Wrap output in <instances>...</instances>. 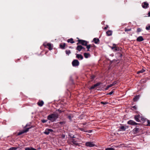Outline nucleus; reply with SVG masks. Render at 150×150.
I'll use <instances>...</instances> for the list:
<instances>
[{"mask_svg": "<svg viewBox=\"0 0 150 150\" xmlns=\"http://www.w3.org/2000/svg\"><path fill=\"white\" fill-rule=\"evenodd\" d=\"M58 117L57 113H54L49 115L47 116V119L51 122H53Z\"/></svg>", "mask_w": 150, "mask_h": 150, "instance_id": "obj_1", "label": "nucleus"}, {"mask_svg": "<svg viewBox=\"0 0 150 150\" xmlns=\"http://www.w3.org/2000/svg\"><path fill=\"white\" fill-rule=\"evenodd\" d=\"M134 120L137 122H140L141 121H145L146 119L142 117L141 115L138 114V115H135L134 116Z\"/></svg>", "mask_w": 150, "mask_h": 150, "instance_id": "obj_2", "label": "nucleus"}, {"mask_svg": "<svg viewBox=\"0 0 150 150\" xmlns=\"http://www.w3.org/2000/svg\"><path fill=\"white\" fill-rule=\"evenodd\" d=\"M127 124L132 125H141V124L137 123L134 121L132 120L128 121L127 122Z\"/></svg>", "mask_w": 150, "mask_h": 150, "instance_id": "obj_3", "label": "nucleus"}, {"mask_svg": "<svg viewBox=\"0 0 150 150\" xmlns=\"http://www.w3.org/2000/svg\"><path fill=\"white\" fill-rule=\"evenodd\" d=\"M78 41V43H77V44H80L86 46L87 45L88 43V42L86 41L82 40H79Z\"/></svg>", "mask_w": 150, "mask_h": 150, "instance_id": "obj_4", "label": "nucleus"}, {"mask_svg": "<svg viewBox=\"0 0 150 150\" xmlns=\"http://www.w3.org/2000/svg\"><path fill=\"white\" fill-rule=\"evenodd\" d=\"M72 64L73 67H77L79 65V62L77 60L74 59L72 61Z\"/></svg>", "mask_w": 150, "mask_h": 150, "instance_id": "obj_5", "label": "nucleus"}, {"mask_svg": "<svg viewBox=\"0 0 150 150\" xmlns=\"http://www.w3.org/2000/svg\"><path fill=\"white\" fill-rule=\"evenodd\" d=\"M86 146L88 147H93L95 146L94 143L93 142H86Z\"/></svg>", "mask_w": 150, "mask_h": 150, "instance_id": "obj_6", "label": "nucleus"}, {"mask_svg": "<svg viewBox=\"0 0 150 150\" xmlns=\"http://www.w3.org/2000/svg\"><path fill=\"white\" fill-rule=\"evenodd\" d=\"M142 6L143 8L146 9L149 8V4L146 2H144L142 3Z\"/></svg>", "mask_w": 150, "mask_h": 150, "instance_id": "obj_7", "label": "nucleus"}, {"mask_svg": "<svg viewBox=\"0 0 150 150\" xmlns=\"http://www.w3.org/2000/svg\"><path fill=\"white\" fill-rule=\"evenodd\" d=\"M112 50H113L114 51H118L120 50V48L116 46V45L113 44V46L111 47Z\"/></svg>", "mask_w": 150, "mask_h": 150, "instance_id": "obj_8", "label": "nucleus"}, {"mask_svg": "<svg viewBox=\"0 0 150 150\" xmlns=\"http://www.w3.org/2000/svg\"><path fill=\"white\" fill-rule=\"evenodd\" d=\"M43 45L45 47L48 46V48L50 50H52V49L53 46L50 43H44Z\"/></svg>", "mask_w": 150, "mask_h": 150, "instance_id": "obj_9", "label": "nucleus"}, {"mask_svg": "<svg viewBox=\"0 0 150 150\" xmlns=\"http://www.w3.org/2000/svg\"><path fill=\"white\" fill-rule=\"evenodd\" d=\"M79 141L77 140V139H72V142L73 144L76 146H79V144L78 143Z\"/></svg>", "mask_w": 150, "mask_h": 150, "instance_id": "obj_10", "label": "nucleus"}, {"mask_svg": "<svg viewBox=\"0 0 150 150\" xmlns=\"http://www.w3.org/2000/svg\"><path fill=\"white\" fill-rule=\"evenodd\" d=\"M30 128V127L27 128L26 129H24L22 131H21L20 132H18V134H17L18 135H19L22 134H23L24 133L27 132H28V130Z\"/></svg>", "mask_w": 150, "mask_h": 150, "instance_id": "obj_11", "label": "nucleus"}, {"mask_svg": "<svg viewBox=\"0 0 150 150\" xmlns=\"http://www.w3.org/2000/svg\"><path fill=\"white\" fill-rule=\"evenodd\" d=\"M53 131V130L52 129H47L44 132V133L48 135L50 133V132H52Z\"/></svg>", "mask_w": 150, "mask_h": 150, "instance_id": "obj_12", "label": "nucleus"}, {"mask_svg": "<svg viewBox=\"0 0 150 150\" xmlns=\"http://www.w3.org/2000/svg\"><path fill=\"white\" fill-rule=\"evenodd\" d=\"M78 128L79 130H80L81 131H83L85 132H87L88 133H90L92 131L91 130H85L83 128H82L78 127Z\"/></svg>", "mask_w": 150, "mask_h": 150, "instance_id": "obj_13", "label": "nucleus"}, {"mask_svg": "<svg viewBox=\"0 0 150 150\" xmlns=\"http://www.w3.org/2000/svg\"><path fill=\"white\" fill-rule=\"evenodd\" d=\"M74 133L73 132H71L69 133L68 134L69 136L72 138H75V137L74 136Z\"/></svg>", "mask_w": 150, "mask_h": 150, "instance_id": "obj_14", "label": "nucleus"}, {"mask_svg": "<svg viewBox=\"0 0 150 150\" xmlns=\"http://www.w3.org/2000/svg\"><path fill=\"white\" fill-rule=\"evenodd\" d=\"M76 54V57L77 59H80L81 60H82L83 59V57L82 56V55H81V54Z\"/></svg>", "mask_w": 150, "mask_h": 150, "instance_id": "obj_15", "label": "nucleus"}, {"mask_svg": "<svg viewBox=\"0 0 150 150\" xmlns=\"http://www.w3.org/2000/svg\"><path fill=\"white\" fill-rule=\"evenodd\" d=\"M83 48L84 49V48L82 46L80 45H78L77 46L76 49L79 51H80Z\"/></svg>", "mask_w": 150, "mask_h": 150, "instance_id": "obj_16", "label": "nucleus"}, {"mask_svg": "<svg viewBox=\"0 0 150 150\" xmlns=\"http://www.w3.org/2000/svg\"><path fill=\"white\" fill-rule=\"evenodd\" d=\"M144 39L142 36H139L137 39V41L138 42H141L144 40Z\"/></svg>", "mask_w": 150, "mask_h": 150, "instance_id": "obj_17", "label": "nucleus"}, {"mask_svg": "<svg viewBox=\"0 0 150 150\" xmlns=\"http://www.w3.org/2000/svg\"><path fill=\"white\" fill-rule=\"evenodd\" d=\"M100 84L99 83H96L95 84H94V85H93V86H91L90 88V89H93L96 86H99Z\"/></svg>", "mask_w": 150, "mask_h": 150, "instance_id": "obj_18", "label": "nucleus"}, {"mask_svg": "<svg viewBox=\"0 0 150 150\" xmlns=\"http://www.w3.org/2000/svg\"><path fill=\"white\" fill-rule=\"evenodd\" d=\"M120 129H119L120 131L121 130L125 131L127 129L126 127L124 126H121L120 127Z\"/></svg>", "mask_w": 150, "mask_h": 150, "instance_id": "obj_19", "label": "nucleus"}, {"mask_svg": "<svg viewBox=\"0 0 150 150\" xmlns=\"http://www.w3.org/2000/svg\"><path fill=\"white\" fill-rule=\"evenodd\" d=\"M93 41L95 44H98L99 42V40L98 38H95L93 39Z\"/></svg>", "mask_w": 150, "mask_h": 150, "instance_id": "obj_20", "label": "nucleus"}, {"mask_svg": "<svg viewBox=\"0 0 150 150\" xmlns=\"http://www.w3.org/2000/svg\"><path fill=\"white\" fill-rule=\"evenodd\" d=\"M106 34L107 36H110L112 35V31L110 30H109L106 32Z\"/></svg>", "mask_w": 150, "mask_h": 150, "instance_id": "obj_21", "label": "nucleus"}, {"mask_svg": "<svg viewBox=\"0 0 150 150\" xmlns=\"http://www.w3.org/2000/svg\"><path fill=\"white\" fill-rule=\"evenodd\" d=\"M139 97L140 96L139 95L136 96L133 99V100L134 101H137L139 99Z\"/></svg>", "mask_w": 150, "mask_h": 150, "instance_id": "obj_22", "label": "nucleus"}, {"mask_svg": "<svg viewBox=\"0 0 150 150\" xmlns=\"http://www.w3.org/2000/svg\"><path fill=\"white\" fill-rule=\"evenodd\" d=\"M38 105L40 106H42L44 102L42 101H40L38 103Z\"/></svg>", "mask_w": 150, "mask_h": 150, "instance_id": "obj_23", "label": "nucleus"}, {"mask_svg": "<svg viewBox=\"0 0 150 150\" xmlns=\"http://www.w3.org/2000/svg\"><path fill=\"white\" fill-rule=\"evenodd\" d=\"M139 128L136 127L133 129V131L134 133H137L139 132Z\"/></svg>", "mask_w": 150, "mask_h": 150, "instance_id": "obj_24", "label": "nucleus"}, {"mask_svg": "<svg viewBox=\"0 0 150 150\" xmlns=\"http://www.w3.org/2000/svg\"><path fill=\"white\" fill-rule=\"evenodd\" d=\"M67 42H70L71 43H74V41H73V39L72 38L68 39L67 40Z\"/></svg>", "mask_w": 150, "mask_h": 150, "instance_id": "obj_25", "label": "nucleus"}, {"mask_svg": "<svg viewBox=\"0 0 150 150\" xmlns=\"http://www.w3.org/2000/svg\"><path fill=\"white\" fill-rule=\"evenodd\" d=\"M84 55L85 58H88L90 56V55L88 53H84Z\"/></svg>", "mask_w": 150, "mask_h": 150, "instance_id": "obj_26", "label": "nucleus"}, {"mask_svg": "<svg viewBox=\"0 0 150 150\" xmlns=\"http://www.w3.org/2000/svg\"><path fill=\"white\" fill-rule=\"evenodd\" d=\"M73 115H69L68 116V118L70 120V121H71V119L73 118Z\"/></svg>", "mask_w": 150, "mask_h": 150, "instance_id": "obj_27", "label": "nucleus"}, {"mask_svg": "<svg viewBox=\"0 0 150 150\" xmlns=\"http://www.w3.org/2000/svg\"><path fill=\"white\" fill-rule=\"evenodd\" d=\"M65 43L61 44L60 45V47L62 49H64L65 47Z\"/></svg>", "mask_w": 150, "mask_h": 150, "instance_id": "obj_28", "label": "nucleus"}, {"mask_svg": "<svg viewBox=\"0 0 150 150\" xmlns=\"http://www.w3.org/2000/svg\"><path fill=\"white\" fill-rule=\"evenodd\" d=\"M145 71V70L144 69H142L140 71H138L137 72V74H139L140 73H143V72H144Z\"/></svg>", "mask_w": 150, "mask_h": 150, "instance_id": "obj_29", "label": "nucleus"}, {"mask_svg": "<svg viewBox=\"0 0 150 150\" xmlns=\"http://www.w3.org/2000/svg\"><path fill=\"white\" fill-rule=\"evenodd\" d=\"M33 148L32 147H27L25 148V150H33Z\"/></svg>", "mask_w": 150, "mask_h": 150, "instance_id": "obj_30", "label": "nucleus"}, {"mask_svg": "<svg viewBox=\"0 0 150 150\" xmlns=\"http://www.w3.org/2000/svg\"><path fill=\"white\" fill-rule=\"evenodd\" d=\"M86 48L87 49H89L91 47H92L91 45H86Z\"/></svg>", "mask_w": 150, "mask_h": 150, "instance_id": "obj_31", "label": "nucleus"}, {"mask_svg": "<svg viewBox=\"0 0 150 150\" xmlns=\"http://www.w3.org/2000/svg\"><path fill=\"white\" fill-rule=\"evenodd\" d=\"M146 30H149L150 29V24L149 25H148V26H146Z\"/></svg>", "mask_w": 150, "mask_h": 150, "instance_id": "obj_32", "label": "nucleus"}, {"mask_svg": "<svg viewBox=\"0 0 150 150\" xmlns=\"http://www.w3.org/2000/svg\"><path fill=\"white\" fill-rule=\"evenodd\" d=\"M131 28H125V31L126 32L130 31L131 30Z\"/></svg>", "mask_w": 150, "mask_h": 150, "instance_id": "obj_33", "label": "nucleus"}, {"mask_svg": "<svg viewBox=\"0 0 150 150\" xmlns=\"http://www.w3.org/2000/svg\"><path fill=\"white\" fill-rule=\"evenodd\" d=\"M146 120L147 121V123H148L147 124V125L150 126V121L148 120H147L146 119L145 120Z\"/></svg>", "mask_w": 150, "mask_h": 150, "instance_id": "obj_34", "label": "nucleus"}, {"mask_svg": "<svg viewBox=\"0 0 150 150\" xmlns=\"http://www.w3.org/2000/svg\"><path fill=\"white\" fill-rule=\"evenodd\" d=\"M105 150H114V149L112 148H108Z\"/></svg>", "mask_w": 150, "mask_h": 150, "instance_id": "obj_35", "label": "nucleus"}, {"mask_svg": "<svg viewBox=\"0 0 150 150\" xmlns=\"http://www.w3.org/2000/svg\"><path fill=\"white\" fill-rule=\"evenodd\" d=\"M108 103L105 102H103V101L101 102V104H103V105L106 104H107Z\"/></svg>", "mask_w": 150, "mask_h": 150, "instance_id": "obj_36", "label": "nucleus"}, {"mask_svg": "<svg viewBox=\"0 0 150 150\" xmlns=\"http://www.w3.org/2000/svg\"><path fill=\"white\" fill-rule=\"evenodd\" d=\"M42 121V123H45V122H47V120H41Z\"/></svg>", "mask_w": 150, "mask_h": 150, "instance_id": "obj_37", "label": "nucleus"}, {"mask_svg": "<svg viewBox=\"0 0 150 150\" xmlns=\"http://www.w3.org/2000/svg\"><path fill=\"white\" fill-rule=\"evenodd\" d=\"M141 31V29L140 28H138L137 29V32H139Z\"/></svg>", "mask_w": 150, "mask_h": 150, "instance_id": "obj_38", "label": "nucleus"}, {"mask_svg": "<svg viewBox=\"0 0 150 150\" xmlns=\"http://www.w3.org/2000/svg\"><path fill=\"white\" fill-rule=\"evenodd\" d=\"M117 83V82L116 81H114L113 82V83H112L113 85L114 86L115 84H116Z\"/></svg>", "mask_w": 150, "mask_h": 150, "instance_id": "obj_39", "label": "nucleus"}, {"mask_svg": "<svg viewBox=\"0 0 150 150\" xmlns=\"http://www.w3.org/2000/svg\"><path fill=\"white\" fill-rule=\"evenodd\" d=\"M108 27V25H106L105 27L104 28V30H106Z\"/></svg>", "mask_w": 150, "mask_h": 150, "instance_id": "obj_40", "label": "nucleus"}, {"mask_svg": "<svg viewBox=\"0 0 150 150\" xmlns=\"http://www.w3.org/2000/svg\"><path fill=\"white\" fill-rule=\"evenodd\" d=\"M132 107L133 108H134L135 110L137 109V108L136 106H133Z\"/></svg>", "mask_w": 150, "mask_h": 150, "instance_id": "obj_41", "label": "nucleus"}, {"mask_svg": "<svg viewBox=\"0 0 150 150\" xmlns=\"http://www.w3.org/2000/svg\"><path fill=\"white\" fill-rule=\"evenodd\" d=\"M113 91H111L108 94H109V95H111L113 93Z\"/></svg>", "mask_w": 150, "mask_h": 150, "instance_id": "obj_42", "label": "nucleus"}, {"mask_svg": "<svg viewBox=\"0 0 150 150\" xmlns=\"http://www.w3.org/2000/svg\"><path fill=\"white\" fill-rule=\"evenodd\" d=\"M95 76H94L93 75L91 76V78L92 79H94L95 78Z\"/></svg>", "mask_w": 150, "mask_h": 150, "instance_id": "obj_43", "label": "nucleus"}, {"mask_svg": "<svg viewBox=\"0 0 150 150\" xmlns=\"http://www.w3.org/2000/svg\"><path fill=\"white\" fill-rule=\"evenodd\" d=\"M109 86V87L110 88V87H112V86H113V85L112 84H110V85H108Z\"/></svg>", "mask_w": 150, "mask_h": 150, "instance_id": "obj_44", "label": "nucleus"}, {"mask_svg": "<svg viewBox=\"0 0 150 150\" xmlns=\"http://www.w3.org/2000/svg\"><path fill=\"white\" fill-rule=\"evenodd\" d=\"M70 53V51H69V52H68L66 51V54H69Z\"/></svg>", "mask_w": 150, "mask_h": 150, "instance_id": "obj_45", "label": "nucleus"}, {"mask_svg": "<svg viewBox=\"0 0 150 150\" xmlns=\"http://www.w3.org/2000/svg\"><path fill=\"white\" fill-rule=\"evenodd\" d=\"M109 88V86L108 85L106 88V90H108Z\"/></svg>", "mask_w": 150, "mask_h": 150, "instance_id": "obj_46", "label": "nucleus"}, {"mask_svg": "<svg viewBox=\"0 0 150 150\" xmlns=\"http://www.w3.org/2000/svg\"><path fill=\"white\" fill-rule=\"evenodd\" d=\"M148 15L150 17V11L148 13Z\"/></svg>", "mask_w": 150, "mask_h": 150, "instance_id": "obj_47", "label": "nucleus"}, {"mask_svg": "<svg viewBox=\"0 0 150 150\" xmlns=\"http://www.w3.org/2000/svg\"><path fill=\"white\" fill-rule=\"evenodd\" d=\"M87 51H89V49H87Z\"/></svg>", "mask_w": 150, "mask_h": 150, "instance_id": "obj_48", "label": "nucleus"}, {"mask_svg": "<svg viewBox=\"0 0 150 150\" xmlns=\"http://www.w3.org/2000/svg\"><path fill=\"white\" fill-rule=\"evenodd\" d=\"M33 150H36V149H35L34 148H33Z\"/></svg>", "mask_w": 150, "mask_h": 150, "instance_id": "obj_49", "label": "nucleus"}, {"mask_svg": "<svg viewBox=\"0 0 150 150\" xmlns=\"http://www.w3.org/2000/svg\"><path fill=\"white\" fill-rule=\"evenodd\" d=\"M83 124V125H85V124H84V123H83V124Z\"/></svg>", "mask_w": 150, "mask_h": 150, "instance_id": "obj_50", "label": "nucleus"}, {"mask_svg": "<svg viewBox=\"0 0 150 150\" xmlns=\"http://www.w3.org/2000/svg\"><path fill=\"white\" fill-rule=\"evenodd\" d=\"M88 134V135L90 136V135H89V134Z\"/></svg>", "mask_w": 150, "mask_h": 150, "instance_id": "obj_51", "label": "nucleus"}, {"mask_svg": "<svg viewBox=\"0 0 150 150\" xmlns=\"http://www.w3.org/2000/svg\"><path fill=\"white\" fill-rule=\"evenodd\" d=\"M59 150H62L61 149H60Z\"/></svg>", "mask_w": 150, "mask_h": 150, "instance_id": "obj_52", "label": "nucleus"}]
</instances>
